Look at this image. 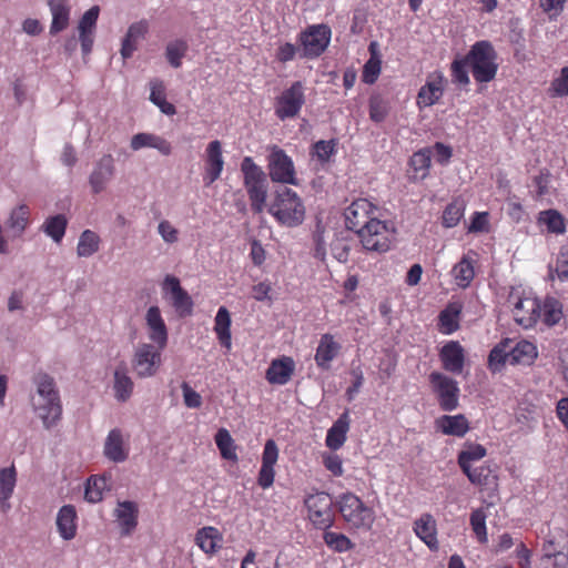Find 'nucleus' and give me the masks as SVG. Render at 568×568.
<instances>
[{
    "instance_id": "nucleus-1",
    "label": "nucleus",
    "mask_w": 568,
    "mask_h": 568,
    "mask_svg": "<svg viewBox=\"0 0 568 568\" xmlns=\"http://www.w3.org/2000/svg\"><path fill=\"white\" fill-rule=\"evenodd\" d=\"M32 381L36 385V394L30 399L33 412L42 420L44 428L50 429L62 416V404L55 381L43 372L37 373Z\"/></svg>"
},
{
    "instance_id": "nucleus-2",
    "label": "nucleus",
    "mask_w": 568,
    "mask_h": 568,
    "mask_svg": "<svg viewBox=\"0 0 568 568\" xmlns=\"http://www.w3.org/2000/svg\"><path fill=\"white\" fill-rule=\"evenodd\" d=\"M268 212L287 227L298 226L305 219V207L301 197L286 186L276 191L275 201Z\"/></svg>"
},
{
    "instance_id": "nucleus-3",
    "label": "nucleus",
    "mask_w": 568,
    "mask_h": 568,
    "mask_svg": "<svg viewBox=\"0 0 568 568\" xmlns=\"http://www.w3.org/2000/svg\"><path fill=\"white\" fill-rule=\"evenodd\" d=\"M465 57L477 82L486 83L495 79L498 70L497 52L489 41L476 42Z\"/></svg>"
},
{
    "instance_id": "nucleus-4",
    "label": "nucleus",
    "mask_w": 568,
    "mask_h": 568,
    "mask_svg": "<svg viewBox=\"0 0 568 568\" xmlns=\"http://www.w3.org/2000/svg\"><path fill=\"white\" fill-rule=\"evenodd\" d=\"M241 171L244 175V185L251 201L252 210L255 213L263 212L267 196V176L265 172L256 165L250 156L243 159Z\"/></svg>"
},
{
    "instance_id": "nucleus-5",
    "label": "nucleus",
    "mask_w": 568,
    "mask_h": 568,
    "mask_svg": "<svg viewBox=\"0 0 568 568\" xmlns=\"http://www.w3.org/2000/svg\"><path fill=\"white\" fill-rule=\"evenodd\" d=\"M339 513L352 527L371 529L375 516L374 511L354 494L345 493L339 497Z\"/></svg>"
},
{
    "instance_id": "nucleus-6",
    "label": "nucleus",
    "mask_w": 568,
    "mask_h": 568,
    "mask_svg": "<svg viewBox=\"0 0 568 568\" xmlns=\"http://www.w3.org/2000/svg\"><path fill=\"white\" fill-rule=\"evenodd\" d=\"M429 383L443 410L452 412L458 407L459 387L454 378L439 372H432L429 374Z\"/></svg>"
},
{
    "instance_id": "nucleus-7",
    "label": "nucleus",
    "mask_w": 568,
    "mask_h": 568,
    "mask_svg": "<svg viewBox=\"0 0 568 568\" xmlns=\"http://www.w3.org/2000/svg\"><path fill=\"white\" fill-rule=\"evenodd\" d=\"M356 233L361 237L364 248L367 251L386 252L390 247L386 223L377 219L364 221Z\"/></svg>"
},
{
    "instance_id": "nucleus-8",
    "label": "nucleus",
    "mask_w": 568,
    "mask_h": 568,
    "mask_svg": "<svg viewBox=\"0 0 568 568\" xmlns=\"http://www.w3.org/2000/svg\"><path fill=\"white\" fill-rule=\"evenodd\" d=\"M267 161L268 175L273 182L297 184L293 161L284 150L273 145Z\"/></svg>"
},
{
    "instance_id": "nucleus-9",
    "label": "nucleus",
    "mask_w": 568,
    "mask_h": 568,
    "mask_svg": "<svg viewBox=\"0 0 568 568\" xmlns=\"http://www.w3.org/2000/svg\"><path fill=\"white\" fill-rule=\"evenodd\" d=\"M161 351L156 345L148 343L136 347L131 364L138 377L146 378L156 374L161 365Z\"/></svg>"
},
{
    "instance_id": "nucleus-10",
    "label": "nucleus",
    "mask_w": 568,
    "mask_h": 568,
    "mask_svg": "<svg viewBox=\"0 0 568 568\" xmlns=\"http://www.w3.org/2000/svg\"><path fill=\"white\" fill-rule=\"evenodd\" d=\"M303 57L316 58L327 48L331 40V29L326 24L308 27L300 37Z\"/></svg>"
},
{
    "instance_id": "nucleus-11",
    "label": "nucleus",
    "mask_w": 568,
    "mask_h": 568,
    "mask_svg": "<svg viewBox=\"0 0 568 568\" xmlns=\"http://www.w3.org/2000/svg\"><path fill=\"white\" fill-rule=\"evenodd\" d=\"M304 102L303 84L296 81L277 98L275 114L281 120L294 118L298 114Z\"/></svg>"
},
{
    "instance_id": "nucleus-12",
    "label": "nucleus",
    "mask_w": 568,
    "mask_h": 568,
    "mask_svg": "<svg viewBox=\"0 0 568 568\" xmlns=\"http://www.w3.org/2000/svg\"><path fill=\"white\" fill-rule=\"evenodd\" d=\"M312 523L320 528H327L333 524V500L327 493H317L305 500Z\"/></svg>"
},
{
    "instance_id": "nucleus-13",
    "label": "nucleus",
    "mask_w": 568,
    "mask_h": 568,
    "mask_svg": "<svg viewBox=\"0 0 568 568\" xmlns=\"http://www.w3.org/2000/svg\"><path fill=\"white\" fill-rule=\"evenodd\" d=\"M114 174V159L111 154H104L95 162L93 171L89 176V184L92 193L99 194L104 191Z\"/></svg>"
},
{
    "instance_id": "nucleus-14",
    "label": "nucleus",
    "mask_w": 568,
    "mask_h": 568,
    "mask_svg": "<svg viewBox=\"0 0 568 568\" xmlns=\"http://www.w3.org/2000/svg\"><path fill=\"white\" fill-rule=\"evenodd\" d=\"M278 458V448L273 439H267L262 455V466L258 471L257 484L263 489L271 487L274 483V465Z\"/></svg>"
},
{
    "instance_id": "nucleus-15",
    "label": "nucleus",
    "mask_w": 568,
    "mask_h": 568,
    "mask_svg": "<svg viewBox=\"0 0 568 568\" xmlns=\"http://www.w3.org/2000/svg\"><path fill=\"white\" fill-rule=\"evenodd\" d=\"M30 223V209L27 204L13 207L4 222L8 237L11 240L21 239Z\"/></svg>"
},
{
    "instance_id": "nucleus-16",
    "label": "nucleus",
    "mask_w": 568,
    "mask_h": 568,
    "mask_svg": "<svg viewBox=\"0 0 568 568\" xmlns=\"http://www.w3.org/2000/svg\"><path fill=\"white\" fill-rule=\"evenodd\" d=\"M294 371V359L290 356H282L271 362L265 378L272 385H285L291 379Z\"/></svg>"
},
{
    "instance_id": "nucleus-17",
    "label": "nucleus",
    "mask_w": 568,
    "mask_h": 568,
    "mask_svg": "<svg viewBox=\"0 0 568 568\" xmlns=\"http://www.w3.org/2000/svg\"><path fill=\"white\" fill-rule=\"evenodd\" d=\"M146 325L149 327V338L159 347L165 348L168 344V328L161 316L158 306H151L145 315Z\"/></svg>"
},
{
    "instance_id": "nucleus-18",
    "label": "nucleus",
    "mask_w": 568,
    "mask_h": 568,
    "mask_svg": "<svg viewBox=\"0 0 568 568\" xmlns=\"http://www.w3.org/2000/svg\"><path fill=\"white\" fill-rule=\"evenodd\" d=\"M138 505L134 501L125 500L119 501L114 509V517L116 518L121 528L122 536H130L138 526Z\"/></svg>"
},
{
    "instance_id": "nucleus-19",
    "label": "nucleus",
    "mask_w": 568,
    "mask_h": 568,
    "mask_svg": "<svg viewBox=\"0 0 568 568\" xmlns=\"http://www.w3.org/2000/svg\"><path fill=\"white\" fill-rule=\"evenodd\" d=\"M149 31V22L145 19L133 22L122 40L121 55L124 60L131 58L138 50V43L143 40Z\"/></svg>"
},
{
    "instance_id": "nucleus-20",
    "label": "nucleus",
    "mask_w": 568,
    "mask_h": 568,
    "mask_svg": "<svg viewBox=\"0 0 568 568\" xmlns=\"http://www.w3.org/2000/svg\"><path fill=\"white\" fill-rule=\"evenodd\" d=\"M443 367L455 374L462 373L464 368V348L458 342L450 341L443 346L439 353Z\"/></svg>"
},
{
    "instance_id": "nucleus-21",
    "label": "nucleus",
    "mask_w": 568,
    "mask_h": 568,
    "mask_svg": "<svg viewBox=\"0 0 568 568\" xmlns=\"http://www.w3.org/2000/svg\"><path fill=\"white\" fill-rule=\"evenodd\" d=\"M224 161L222 156V144L219 140L209 143L206 148V184L215 182L223 170Z\"/></svg>"
},
{
    "instance_id": "nucleus-22",
    "label": "nucleus",
    "mask_w": 568,
    "mask_h": 568,
    "mask_svg": "<svg viewBox=\"0 0 568 568\" xmlns=\"http://www.w3.org/2000/svg\"><path fill=\"white\" fill-rule=\"evenodd\" d=\"M113 390L114 396L119 402H126L133 393V381L129 376V368L124 361H121L113 373Z\"/></svg>"
},
{
    "instance_id": "nucleus-23",
    "label": "nucleus",
    "mask_w": 568,
    "mask_h": 568,
    "mask_svg": "<svg viewBox=\"0 0 568 568\" xmlns=\"http://www.w3.org/2000/svg\"><path fill=\"white\" fill-rule=\"evenodd\" d=\"M104 456L113 463H123L129 457V452L124 447L122 432L119 428L110 430L103 447Z\"/></svg>"
},
{
    "instance_id": "nucleus-24",
    "label": "nucleus",
    "mask_w": 568,
    "mask_h": 568,
    "mask_svg": "<svg viewBox=\"0 0 568 568\" xmlns=\"http://www.w3.org/2000/svg\"><path fill=\"white\" fill-rule=\"evenodd\" d=\"M414 530L430 550H438L436 520L430 514H423L416 519Z\"/></svg>"
},
{
    "instance_id": "nucleus-25",
    "label": "nucleus",
    "mask_w": 568,
    "mask_h": 568,
    "mask_svg": "<svg viewBox=\"0 0 568 568\" xmlns=\"http://www.w3.org/2000/svg\"><path fill=\"white\" fill-rule=\"evenodd\" d=\"M130 146L133 151H138L142 148L156 149L163 155H170L172 146L169 141L160 135L153 133H136L132 136Z\"/></svg>"
},
{
    "instance_id": "nucleus-26",
    "label": "nucleus",
    "mask_w": 568,
    "mask_h": 568,
    "mask_svg": "<svg viewBox=\"0 0 568 568\" xmlns=\"http://www.w3.org/2000/svg\"><path fill=\"white\" fill-rule=\"evenodd\" d=\"M339 349L341 345L334 341L333 335H322L315 354L316 364L323 369H328L329 362L337 356Z\"/></svg>"
},
{
    "instance_id": "nucleus-27",
    "label": "nucleus",
    "mask_w": 568,
    "mask_h": 568,
    "mask_svg": "<svg viewBox=\"0 0 568 568\" xmlns=\"http://www.w3.org/2000/svg\"><path fill=\"white\" fill-rule=\"evenodd\" d=\"M77 513L72 505H64L60 508L57 516V527L60 536L64 540H71L75 537L77 525H75Z\"/></svg>"
},
{
    "instance_id": "nucleus-28",
    "label": "nucleus",
    "mask_w": 568,
    "mask_h": 568,
    "mask_svg": "<svg viewBox=\"0 0 568 568\" xmlns=\"http://www.w3.org/2000/svg\"><path fill=\"white\" fill-rule=\"evenodd\" d=\"M48 4L52 14L50 34L54 36L69 26L70 7L67 4L65 0H49Z\"/></svg>"
},
{
    "instance_id": "nucleus-29",
    "label": "nucleus",
    "mask_w": 568,
    "mask_h": 568,
    "mask_svg": "<svg viewBox=\"0 0 568 568\" xmlns=\"http://www.w3.org/2000/svg\"><path fill=\"white\" fill-rule=\"evenodd\" d=\"M510 365H526L530 366L534 364L538 356L537 347L528 342L520 341L514 347L509 346Z\"/></svg>"
},
{
    "instance_id": "nucleus-30",
    "label": "nucleus",
    "mask_w": 568,
    "mask_h": 568,
    "mask_svg": "<svg viewBox=\"0 0 568 568\" xmlns=\"http://www.w3.org/2000/svg\"><path fill=\"white\" fill-rule=\"evenodd\" d=\"M349 428V418L348 413H343L338 419L333 424V426L328 429L326 436V446L333 450L339 449L345 440L346 434Z\"/></svg>"
},
{
    "instance_id": "nucleus-31",
    "label": "nucleus",
    "mask_w": 568,
    "mask_h": 568,
    "mask_svg": "<svg viewBox=\"0 0 568 568\" xmlns=\"http://www.w3.org/2000/svg\"><path fill=\"white\" fill-rule=\"evenodd\" d=\"M437 427L445 434L463 437L469 429V423L463 414L444 415L436 420Z\"/></svg>"
},
{
    "instance_id": "nucleus-32",
    "label": "nucleus",
    "mask_w": 568,
    "mask_h": 568,
    "mask_svg": "<svg viewBox=\"0 0 568 568\" xmlns=\"http://www.w3.org/2000/svg\"><path fill=\"white\" fill-rule=\"evenodd\" d=\"M443 90V77L438 74L420 88L417 97V104L420 108L435 104L440 99Z\"/></svg>"
},
{
    "instance_id": "nucleus-33",
    "label": "nucleus",
    "mask_w": 568,
    "mask_h": 568,
    "mask_svg": "<svg viewBox=\"0 0 568 568\" xmlns=\"http://www.w3.org/2000/svg\"><path fill=\"white\" fill-rule=\"evenodd\" d=\"M511 341L505 338L500 341L488 355V368L493 373H499L504 369L506 363L510 364L509 344Z\"/></svg>"
},
{
    "instance_id": "nucleus-34",
    "label": "nucleus",
    "mask_w": 568,
    "mask_h": 568,
    "mask_svg": "<svg viewBox=\"0 0 568 568\" xmlns=\"http://www.w3.org/2000/svg\"><path fill=\"white\" fill-rule=\"evenodd\" d=\"M17 481L13 466L0 469V506L3 511L10 508L8 499L11 497Z\"/></svg>"
},
{
    "instance_id": "nucleus-35",
    "label": "nucleus",
    "mask_w": 568,
    "mask_h": 568,
    "mask_svg": "<svg viewBox=\"0 0 568 568\" xmlns=\"http://www.w3.org/2000/svg\"><path fill=\"white\" fill-rule=\"evenodd\" d=\"M568 547V534L559 532L558 536H552L542 546V556L540 565L550 564L551 559L557 554H567L565 550Z\"/></svg>"
},
{
    "instance_id": "nucleus-36",
    "label": "nucleus",
    "mask_w": 568,
    "mask_h": 568,
    "mask_svg": "<svg viewBox=\"0 0 568 568\" xmlns=\"http://www.w3.org/2000/svg\"><path fill=\"white\" fill-rule=\"evenodd\" d=\"M151 93L150 101L159 106L162 113L166 115H174L176 113L175 106L166 101L165 87L159 79H154L150 82Z\"/></svg>"
},
{
    "instance_id": "nucleus-37",
    "label": "nucleus",
    "mask_w": 568,
    "mask_h": 568,
    "mask_svg": "<svg viewBox=\"0 0 568 568\" xmlns=\"http://www.w3.org/2000/svg\"><path fill=\"white\" fill-rule=\"evenodd\" d=\"M231 316L226 307L221 306L215 316V332L220 343L230 348L231 347Z\"/></svg>"
},
{
    "instance_id": "nucleus-38",
    "label": "nucleus",
    "mask_w": 568,
    "mask_h": 568,
    "mask_svg": "<svg viewBox=\"0 0 568 568\" xmlns=\"http://www.w3.org/2000/svg\"><path fill=\"white\" fill-rule=\"evenodd\" d=\"M221 539V534L214 527H203L195 536L197 546L206 554H214L217 549L216 540Z\"/></svg>"
},
{
    "instance_id": "nucleus-39",
    "label": "nucleus",
    "mask_w": 568,
    "mask_h": 568,
    "mask_svg": "<svg viewBox=\"0 0 568 568\" xmlns=\"http://www.w3.org/2000/svg\"><path fill=\"white\" fill-rule=\"evenodd\" d=\"M99 235L91 230H85L79 237L77 254L79 257H90L99 251Z\"/></svg>"
},
{
    "instance_id": "nucleus-40",
    "label": "nucleus",
    "mask_w": 568,
    "mask_h": 568,
    "mask_svg": "<svg viewBox=\"0 0 568 568\" xmlns=\"http://www.w3.org/2000/svg\"><path fill=\"white\" fill-rule=\"evenodd\" d=\"M68 221L63 214H57L45 220L42 231L55 243H60L64 236Z\"/></svg>"
},
{
    "instance_id": "nucleus-41",
    "label": "nucleus",
    "mask_w": 568,
    "mask_h": 568,
    "mask_svg": "<svg viewBox=\"0 0 568 568\" xmlns=\"http://www.w3.org/2000/svg\"><path fill=\"white\" fill-rule=\"evenodd\" d=\"M214 439L217 448L220 449L221 456L224 459L233 462L237 459L234 440L227 429H219Z\"/></svg>"
},
{
    "instance_id": "nucleus-42",
    "label": "nucleus",
    "mask_w": 568,
    "mask_h": 568,
    "mask_svg": "<svg viewBox=\"0 0 568 568\" xmlns=\"http://www.w3.org/2000/svg\"><path fill=\"white\" fill-rule=\"evenodd\" d=\"M368 202L366 200H359L353 202L345 211V225L349 231H357L362 225L359 220V213L366 212Z\"/></svg>"
},
{
    "instance_id": "nucleus-43",
    "label": "nucleus",
    "mask_w": 568,
    "mask_h": 568,
    "mask_svg": "<svg viewBox=\"0 0 568 568\" xmlns=\"http://www.w3.org/2000/svg\"><path fill=\"white\" fill-rule=\"evenodd\" d=\"M106 487L105 476H92L87 480L84 489V499L89 503H98L102 500V493Z\"/></svg>"
},
{
    "instance_id": "nucleus-44",
    "label": "nucleus",
    "mask_w": 568,
    "mask_h": 568,
    "mask_svg": "<svg viewBox=\"0 0 568 568\" xmlns=\"http://www.w3.org/2000/svg\"><path fill=\"white\" fill-rule=\"evenodd\" d=\"M463 473L468 477L469 481L477 486H488L494 479L493 471L488 466H471L462 468Z\"/></svg>"
},
{
    "instance_id": "nucleus-45",
    "label": "nucleus",
    "mask_w": 568,
    "mask_h": 568,
    "mask_svg": "<svg viewBox=\"0 0 568 568\" xmlns=\"http://www.w3.org/2000/svg\"><path fill=\"white\" fill-rule=\"evenodd\" d=\"M389 113V103L382 95L369 98V119L375 123L383 122Z\"/></svg>"
},
{
    "instance_id": "nucleus-46",
    "label": "nucleus",
    "mask_w": 568,
    "mask_h": 568,
    "mask_svg": "<svg viewBox=\"0 0 568 568\" xmlns=\"http://www.w3.org/2000/svg\"><path fill=\"white\" fill-rule=\"evenodd\" d=\"M453 274L458 285L467 287L474 278V266L467 257H463L453 268Z\"/></svg>"
},
{
    "instance_id": "nucleus-47",
    "label": "nucleus",
    "mask_w": 568,
    "mask_h": 568,
    "mask_svg": "<svg viewBox=\"0 0 568 568\" xmlns=\"http://www.w3.org/2000/svg\"><path fill=\"white\" fill-rule=\"evenodd\" d=\"M539 221L544 222L547 230L551 233L561 234L566 230L565 220L562 215L556 210H546L540 212Z\"/></svg>"
},
{
    "instance_id": "nucleus-48",
    "label": "nucleus",
    "mask_w": 568,
    "mask_h": 568,
    "mask_svg": "<svg viewBox=\"0 0 568 568\" xmlns=\"http://www.w3.org/2000/svg\"><path fill=\"white\" fill-rule=\"evenodd\" d=\"M465 205L460 200L449 203L443 212V225L445 227L456 226L464 215Z\"/></svg>"
},
{
    "instance_id": "nucleus-49",
    "label": "nucleus",
    "mask_w": 568,
    "mask_h": 568,
    "mask_svg": "<svg viewBox=\"0 0 568 568\" xmlns=\"http://www.w3.org/2000/svg\"><path fill=\"white\" fill-rule=\"evenodd\" d=\"M325 226L321 219H316L314 230L312 232V240L314 243V257L324 262L326 257V243L324 239Z\"/></svg>"
},
{
    "instance_id": "nucleus-50",
    "label": "nucleus",
    "mask_w": 568,
    "mask_h": 568,
    "mask_svg": "<svg viewBox=\"0 0 568 568\" xmlns=\"http://www.w3.org/2000/svg\"><path fill=\"white\" fill-rule=\"evenodd\" d=\"M485 456L486 448L483 445L468 444L458 455V465L460 468L468 467L471 460H479Z\"/></svg>"
},
{
    "instance_id": "nucleus-51",
    "label": "nucleus",
    "mask_w": 568,
    "mask_h": 568,
    "mask_svg": "<svg viewBox=\"0 0 568 568\" xmlns=\"http://www.w3.org/2000/svg\"><path fill=\"white\" fill-rule=\"evenodd\" d=\"M325 544L337 552L349 550L354 547V544L344 534L325 531L324 532Z\"/></svg>"
},
{
    "instance_id": "nucleus-52",
    "label": "nucleus",
    "mask_w": 568,
    "mask_h": 568,
    "mask_svg": "<svg viewBox=\"0 0 568 568\" xmlns=\"http://www.w3.org/2000/svg\"><path fill=\"white\" fill-rule=\"evenodd\" d=\"M171 297L172 305L180 317H187L192 315L194 303L192 301V297L185 290Z\"/></svg>"
},
{
    "instance_id": "nucleus-53",
    "label": "nucleus",
    "mask_w": 568,
    "mask_h": 568,
    "mask_svg": "<svg viewBox=\"0 0 568 568\" xmlns=\"http://www.w3.org/2000/svg\"><path fill=\"white\" fill-rule=\"evenodd\" d=\"M555 274L560 281H568V244L561 246L557 256L556 267L549 266V277L554 280Z\"/></svg>"
},
{
    "instance_id": "nucleus-54",
    "label": "nucleus",
    "mask_w": 568,
    "mask_h": 568,
    "mask_svg": "<svg viewBox=\"0 0 568 568\" xmlns=\"http://www.w3.org/2000/svg\"><path fill=\"white\" fill-rule=\"evenodd\" d=\"M468 68L469 63L466 59V57L463 58H456L452 62V78L453 82L459 84V85H467L469 83V77H468Z\"/></svg>"
},
{
    "instance_id": "nucleus-55",
    "label": "nucleus",
    "mask_w": 568,
    "mask_h": 568,
    "mask_svg": "<svg viewBox=\"0 0 568 568\" xmlns=\"http://www.w3.org/2000/svg\"><path fill=\"white\" fill-rule=\"evenodd\" d=\"M99 13V6H93L84 12L78 24L79 34H93Z\"/></svg>"
},
{
    "instance_id": "nucleus-56",
    "label": "nucleus",
    "mask_w": 568,
    "mask_h": 568,
    "mask_svg": "<svg viewBox=\"0 0 568 568\" xmlns=\"http://www.w3.org/2000/svg\"><path fill=\"white\" fill-rule=\"evenodd\" d=\"M187 45L184 41L171 42L166 45L165 57L173 68L181 67V59L185 55Z\"/></svg>"
},
{
    "instance_id": "nucleus-57",
    "label": "nucleus",
    "mask_w": 568,
    "mask_h": 568,
    "mask_svg": "<svg viewBox=\"0 0 568 568\" xmlns=\"http://www.w3.org/2000/svg\"><path fill=\"white\" fill-rule=\"evenodd\" d=\"M432 151L423 149L413 154L410 158V165L416 172H422V178H425L430 166Z\"/></svg>"
},
{
    "instance_id": "nucleus-58",
    "label": "nucleus",
    "mask_w": 568,
    "mask_h": 568,
    "mask_svg": "<svg viewBox=\"0 0 568 568\" xmlns=\"http://www.w3.org/2000/svg\"><path fill=\"white\" fill-rule=\"evenodd\" d=\"M470 525L480 542L487 541L486 514L481 508L474 510L470 515Z\"/></svg>"
},
{
    "instance_id": "nucleus-59",
    "label": "nucleus",
    "mask_w": 568,
    "mask_h": 568,
    "mask_svg": "<svg viewBox=\"0 0 568 568\" xmlns=\"http://www.w3.org/2000/svg\"><path fill=\"white\" fill-rule=\"evenodd\" d=\"M381 64L379 58L368 59L363 69V82L374 84L381 73Z\"/></svg>"
},
{
    "instance_id": "nucleus-60",
    "label": "nucleus",
    "mask_w": 568,
    "mask_h": 568,
    "mask_svg": "<svg viewBox=\"0 0 568 568\" xmlns=\"http://www.w3.org/2000/svg\"><path fill=\"white\" fill-rule=\"evenodd\" d=\"M561 315L562 312L559 302L555 298L547 300L545 303V323L552 326L560 321Z\"/></svg>"
},
{
    "instance_id": "nucleus-61",
    "label": "nucleus",
    "mask_w": 568,
    "mask_h": 568,
    "mask_svg": "<svg viewBox=\"0 0 568 568\" xmlns=\"http://www.w3.org/2000/svg\"><path fill=\"white\" fill-rule=\"evenodd\" d=\"M459 314V310L448 306L446 310L442 311L439 314V322L442 327L445 328L446 333H452L457 329L458 324L456 322V317Z\"/></svg>"
},
{
    "instance_id": "nucleus-62",
    "label": "nucleus",
    "mask_w": 568,
    "mask_h": 568,
    "mask_svg": "<svg viewBox=\"0 0 568 568\" xmlns=\"http://www.w3.org/2000/svg\"><path fill=\"white\" fill-rule=\"evenodd\" d=\"M184 404L189 408H199L202 405L201 395L195 392L186 382L181 385Z\"/></svg>"
},
{
    "instance_id": "nucleus-63",
    "label": "nucleus",
    "mask_w": 568,
    "mask_h": 568,
    "mask_svg": "<svg viewBox=\"0 0 568 568\" xmlns=\"http://www.w3.org/2000/svg\"><path fill=\"white\" fill-rule=\"evenodd\" d=\"M313 148L317 159L322 162H326L334 152L335 143L334 140H320Z\"/></svg>"
},
{
    "instance_id": "nucleus-64",
    "label": "nucleus",
    "mask_w": 568,
    "mask_h": 568,
    "mask_svg": "<svg viewBox=\"0 0 568 568\" xmlns=\"http://www.w3.org/2000/svg\"><path fill=\"white\" fill-rule=\"evenodd\" d=\"M349 251L351 246L344 239H337L332 243V253L334 257L341 263H346L348 261Z\"/></svg>"
}]
</instances>
